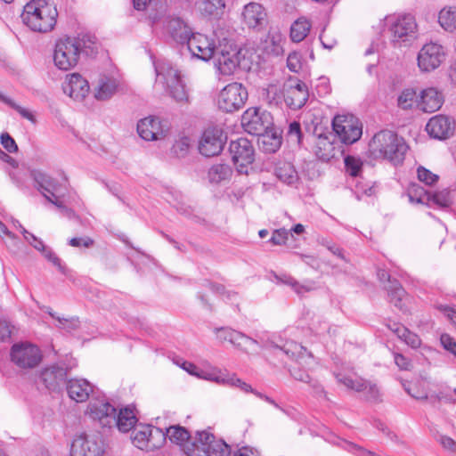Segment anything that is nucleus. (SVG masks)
Listing matches in <instances>:
<instances>
[{"label": "nucleus", "instance_id": "f257e3e1", "mask_svg": "<svg viewBox=\"0 0 456 456\" xmlns=\"http://www.w3.org/2000/svg\"><path fill=\"white\" fill-rule=\"evenodd\" d=\"M58 12L53 0H29L23 7L21 19L31 30L51 31L55 24Z\"/></svg>", "mask_w": 456, "mask_h": 456}, {"label": "nucleus", "instance_id": "f03ea898", "mask_svg": "<svg viewBox=\"0 0 456 456\" xmlns=\"http://www.w3.org/2000/svg\"><path fill=\"white\" fill-rule=\"evenodd\" d=\"M408 146L402 137L389 130L377 133L369 143L370 156L375 159H387L395 164L402 163Z\"/></svg>", "mask_w": 456, "mask_h": 456}, {"label": "nucleus", "instance_id": "7ed1b4c3", "mask_svg": "<svg viewBox=\"0 0 456 456\" xmlns=\"http://www.w3.org/2000/svg\"><path fill=\"white\" fill-rule=\"evenodd\" d=\"M99 54L102 55V49L96 37L90 34H79L76 37L63 36L58 38L53 57H93Z\"/></svg>", "mask_w": 456, "mask_h": 456}, {"label": "nucleus", "instance_id": "20e7f679", "mask_svg": "<svg viewBox=\"0 0 456 456\" xmlns=\"http://www.w3.org/2000/svg\"><path fill=\"white\" fill-rule=\"evenodd\" d=\"M390 34V45L403 51L410 48L417 40L418 25L411 14H399L386 18Z\"/></svg>", "mask_w": 456, "mask_h": 456}, {"label": "nucleus", "instance_id": "39448f33", "mask_svg": "<svg viewBox=\"0 0 456 456\" xmlns=\"http://www.w3.org/2000/svg\"><path fill=\"white\" fill-rule=\"evenodd\" d=\"M156 75L167 84L170 95L179 102L188 101V92L179 70L175 69L168 59H155L153 61Z\"/></svg>", "mask_w": 456, "mask_h": 456}, {"label": "nucleus", "instance_id": "423d86ee", "mask_svg": "<svg viewBox=\"0 0 456 456\" xmlns=\"http://www.w3.org/2000/svg\"><path fill=\"white\" fill-rule=\"evenodd\" d=\"M282 349L285 354L295 359L296 362L289 369L290 375L297 380L310 383L308 373L300 369V366H309L313 362V355L303 346L294 342H287Z\"/></svg>", "mask_w": 456, "mask_h": 456}, {"label": "nucleus", "instance_id": "0eeeda50", "mask_svg": "<svg viewBox=\"0 0 456 456\" xmlns=\"http://www.w3.org/2000/svg\"><path fill=\"white\" fill-rule=\"evenodd\" d=\"M335 377L339 384L349 390L360 393L364 400L373 403L380 401L381 394L375 383L342 372L335 373Z\"/></svg>", "mask_w": 456, "mask_h": 456}, {"label": "nucleus", "instance_id": "6e6552de", "mask_svg": "<svg viewBox=\"0 0 456 456\" xmlns=\"http://www.w3.org/2000/svg\"><path fill=\"white\" fill-rule=\"evenodd\" d=\"M248 99V91L240 83H232L224 86L218 94L217 105L224 112H233L241 109Z\"/></svg>", "mask_w": 456, "mask_h": 456}, {"label": "nucleus", "instance_id": "1a4fd4ad", "mask_svg": "<svg viewBox=\"0 0 456 456\" xmlns=\"http://www.w3.org/2000/svg\"><path fill=\"white\" fill-rule=\"evenodd\" d=\"M332 127L340 140L346 144L357 142L362 134L360 120L351 114L337 115L332 120Z\"/></svg>", "mask_w": 456, "mask_h": 456}, {"label": "nucleus", "instance_id": "9d476101", "mask_svg": "<svg viewBox=\"0 0 456 456\" xmlns=\"http://www.w3.org/2000/svg\"><path fill=\"white\" fill-rule=\"evenodd\" d=\"M241 126L247 133L259 136L272 127L273 118L259 108H248L241 117Z\"/></svg>", "mask_w": 456, "mask_h": 456}, {"label": "nucleus", "instance_id": "9b49d317", "mask_svg": "<svg viewBox=\"0 0 456 456\" xmlns=\"http://www.w3.org/2000/svg\"><path fill=\"white\" fill-rule=\"evenodd\" d=\"M11 360L19 368L33 369L40 363L42 354L37 346L30 343H19L11 348Z\"/></svg>", "mask_w": 456, "mask_h": 456}, {"label": "nucleus", "instance_id": "f8f14e48", "mask_svg": "<svg viewBox=\"0 0 456 456\" xmlns=\"http://www.w3.org/2000/svg\"><path fill=\"white\" fill-rule=\"evenodd\" d=\"M240 20L248 29L261 31L268 24V13L262 4L250 2L242 7Z\"/></svg>", "mask_w": 456, "mask_h": 456}, {"label": "nucleus", "instance_id": "ddd939ff", "mask_svg": "<svg viewBox=\"0 0 456 456\" xmlns=\"http://www.w3.org/2000/svg\"><path fill=\"white\" fill-rule=\"evenodd\" d=\"M229 151L233 164L240 174H248V167L254 161V148L246 138L232 141Z\"/></svg>", "mask_w": 456, "mask_h": 456}, {"label": "nucleus", "instance_id": "4468645a", "mask_svg": "<svg viewBox=\"0 0 456 456\" xmlns=\"http://www.w3.org/2000/svg\"><path fill=\"white\" fill-rule=\"evenodd\" d=\"M215 331L217 338L221 342H229L233 346L245 353L249 354L256 352L259 347V344L256 339L232 328H217Z\"/></svg>", "mask_w": 456, "mask_h": 456}, {"label": "nucleus", "instance_id": "2eb2a0df", "mask_svg": "<svg viewBox=\"0 0 456 456\" xmlns=\"http://www.w3.org/2000/svg\"><path fill=\"white\" fill-rule=\"evenodd\" d=\"M103 442L96 435L81 434L71 444V456H103Z\"/></svg>", "mask_w": 456, "mask_h": 456}, {"label": "nucleus", "instance_id": "dca6fc26", "mask_svg": "<svg viewBox=\"0 0 456 456\" xmlns=\"http://www.w3.org/2000/svg\"><path fill=\"white\" fill-rule=\"evenodd\" d=\"M164 441V432L150 425L142 426L135 429L133 437L134 444L145 451H153L160 447Z\"/></svg>", "mask_w": 456, "mask_h": 456}, {"label": "nucleus", "instance_id": "f3484780", "mask_svg": "<svg viewBox=\"0 0 456 456\" xmlns=\"http://www.w3.org/2000/svg\"><path fill=\"white\" fill-rule=\"evenodd\" d=\"M216 45L212 39L200 33H192L183 45L181 53L185 55L190 53L191 57H213Z\"/></svg>", "mask_w": 456, "mask_h": 456}, {"label": "nucleus", "instance_id": "a211bd4d", "mask_svg": "<svg viewBox=\"0 0 456 456\" xmlns=\"http://www.w3.org/2000/svg\"><path fill=\"white\" fill-rule=\"evenodd\" d=\"M226 136L221 128H208L199 142V151L206 157L216 156L223 151Z\"/></svg>", "mask_w": 456, "mask_h": 456}, {"label": "nucleus", "instance_id": "6ab92c4d", "mask_svg": "<svg viewBox=\"0 0 456 456\" xmlns=\"http://www.w3.org/2000/svg\"><path fill=\"white\" fill-rule=\"evenodd\" d=\"M169 126L159 118L147 117L137 124L138 134L145 141L161 140L167 134Z\"/></svg>", "mask_w": 456, "mask_h": 456}, {"label": "nucleus", "instance_id": "aec40b11", "mask_svg": "<svg viewBox=\"0 0 456 456\" xmlns=\"http://www.w3.org/2000/svg\"><path fill=\"white\" fill-rule=\"evenodd\" d=\"M283 91L286 104L293 110L303 107L309 97L306 85L299 80L289 79L284 86Z\"/></svg>", "mask_w": 456, "mask_h": 456}, {"label": "nucleus", "instance_id": "412c9836", "mask_svg": "<svg viewBox=\"0 0 456 456\" xmlns=\"http://www.w3.org/2000/svg\"><path fill=\"white\" fill-rule=\"evenodd\" d=\"M116 411V408L109 402L93 398L88 404L86 412L93 419L98 420L102 426L110 427L115 422Z\"/></svg>", "mask_w": 456, "mask_h": 456}, {"label": "nucleus", "instance_id": "4be33fe9", "mask_svg": "<svg viewBox=\"0 0 456 456\" xmlns=\"http://www.w3.org/2000/svg\"><path fill=\"white\" fill-rule=\"evenodd\" d=\"M430 136L444 140L452 136L455 130L454 120L444 115H436L429 119L426 126Z\"/></svg>", "mask_w": 456, "mask_h": 456}, {"label": "nucleus", "instance_id": "5701e85b", "mask_svg": "<svg viewBox=\"0 0 456 456\" xmlns=\"http://www.w3.org/2000/svg\"><path fill=\"white\" fill-rule=\"evenodd\" d=\"M89 89L88 82L78 73L67 76L62 84L63 93L77 102L83 101L88 94Z\"/></svg>", "mask_w": 456, "mask_h": 456}, {"label": "nucleus", "instance_id": "b1692460", "mask_svg": "<svg viewBox=\"0 0 456 456\" xmlns=\"http://www.w3.org/2000/svg\"><path fill=\"white\" fill-rule=\"evenodd\" d=\"M67 370L59 366L44 369L39 376V381L50 391H59L65 382Z\"/></svg>", "mask_w": 456, "mask_h": 456}, {"label": "nucleus", "instance_id": "393cba45", "mask_svg": "<svg viewBox=\"0 0 456 456\" xmlns=\"http://www.w3.org/2000/svg\"><path fill=\"white\" fill-rule=\"evenodd\" d=\"M378 277L380 281L388 282L386 286V289L388 292L390 301L395 307L403 310L404 305L403 301L406 299V292L401 284L396 280H391L390 275L386 270H379Z\"/></svg>", "mask_w": 456, "mask_h": 456}, {"label": "nucleus", "instance_id": "a878e982", "mask_svg": "<svg viewBox=\"0 0 456 456\" xmlns=\"http://www.w3.org/2000/svg\"><path fill=\"white\" fill-rule=\"evenodd\" d=\"M249 45L250 44H246L243 47H239L232 40L223 38L219 41L218 45H216L215 54L222 57L252 56L256 52L254 51V47L249 46Z\"/></svg>", "mask_w": 456, "mask_h": 456}, {"label": "nucleus", "instance_id": "bb28decb", "mask_svg": "<svg viewBox=\"0 0 456 456\" xmlns=\"http://www.w3.org/2000/svg\"><path fill=\"white\" fill-rule=\"evenodd\" d=\"M213 436L208 431H198L195 436L184 445V453L188 456H206Z\"/></svg>", "mask_w": 456, "mask_h": 456}, {"label": "nucleus", "instance_id": "cd10ccee", "mask_svg": "<svg viewBox=\"0 0 456 456\" xmlns=\"http://www.w3.org/2000/svg\"><path fill=\"white\" fill-rule=\"evenodd\" d=\"M66 389L69 398L77 403L86 402L90 395H94L93 385L84 379L69 380Z\"/></svg>", "mask_w": 456, "mask_h": 456}, {"label": "nucleus", "instance_id": "c85d7f7f", "mask_svg": "<svg viewBox=\"0 0 456 456\" xmlns=\"http://www.w3.org/2000/svg\"><path fill=\"white\" fill-rule=\"evenodd\" d=\"M119 87L120 83L117 78L102 76L94 88V96L98 101L110 100L119 90Z\"/></svg>", "mask_w": 456, "mask_h": 456}, {"label": "nucleus", "instance_id": "c756f323", "mask_svg": "<svg viewBox=\"0 0 456 456\" xmlns=\"http://www.w3.org/2000/svg\"><path fill=\"white\" fill-rule=\"evenodd\" d=\"M166 28L174 40L181 45V48L192 34V30L189 25L179 17L168 18L166 22Z\"/></svg>", "mask_w": 456, "mask_h": 456}, {"label": "nucleus", "instance_id": "7c9ffc66", "mask_svg": "<svg viewBox=\"0 0 456 456\" xmlns=\"http://www.w3.org/2000/svg\"><path fill=\"white\" fill-rule=\"evenodd\" d=\"M195 8L198 13L203 18L219 19L224 12V0H197Z\"/></svg>", "mask_w": 456, "mask_h": 456}, {"label": "nucleus", "instance_id": "2f4dec72", "mask_svg": "<svg viewBox=\"0 0 456 456\" xmlns=\"http://www.w3.org/2000/svg\"><path fill=\"white\" fill-rule=\"evenodd\" d=\"M443 102V96L436 89L428 88L422 91L417 105L424 112L432 113L438 110Z\"/></svg>", "mask_w": 456, "mask_h": 456}, {"label": "nucleus", "instance_id": "473e14b6", "mask_svg": "<svg viewBox=\"0 0 456 456\" xmlns=\"http://www.w3.org/2000/svg\"><path fill=\"white\" fill-rule=\"evenodd\" d=\"M314 153L322 161H329L335 156L336 149L327 136L319 135L314 143Z\"/></svg>", "mask_w": 456, "mask_h": 456}, {"label": "nucleus", "instance_id": "72a5a7b5", "mask_svg": "<svg viewBox=\"0 0 456 456\" xmlns=\"http://www.w3.org/2000/svg\"><path fill=\"white\" fill-rule=\"evenodd\" d=\"M33 177L38 185V190L42 192L43 195L45 193L54 197V191L57 190L59 185L55 179L40 171L34 172Z\"/></svg>", "mask_w": 456, "mask_h": 456}, {"label": "nucleus", "instance_id": "f704fd0d", "mask_svg": "<svg viewBox=\"0 0 456 456\" xmlns=\"http://www.w3.org/2000/svg\"><path fill=\"white\" fill-rule=\"evenodd\" d=\"M135 422L136 418L133 410L125 408L120 410L118 415L115 413V422L112 425H116L121 432H128Z\"/></svg>", "mask_w": 456, "mask_h": 456}, {"label": "nucleus", "instance_id": "c9c22d12", "mask_svg": "<svg viewBox=\"0 0 456 456\" xmlns=\"http://www.w3.org/2000/svg\"><path fill=\"white\" fill-rule=\"evenodd\" d=\"M232 168L226 164L213 165L208 172V178L211 183H220L231 178Z\"/></svg>", "mask_w": 456, "mask_h": 456}, {"label": "nucleus", "instance_id": "e433bc0d", "mask_svg": "<svg viewBox=\"0 0 456 456\" xmlns=\"http://www.w3.org/2000/svg\"><path fill=\"white\" fill-rule=\"evenodd\" d=\"M450 53L451 52L446 45L437 41H430L421 47L417 57H443Z\"/></svg>", "mask_w": 456, "mask_h": 456}, {"label": "nucleus", "instance_id": "4c0bfd02", "mask_svg": "<svg viewBox=\"0 0 456 456\" xmlns=\"http://www.w3.org/2000/svg\"><path fill=\"white\" fill-rule=\"evenodd\" d=\"M276 176L287 184H294L298 181V175L294 166L289 162L280 163L275 169Z\"/></svg>", "mask_w": 456, "mask_h": 456}, {"label": "nucleus", "instance_id": "58836bf2", "mask_svg": "<svg viewBox=\"0 0 456 456\" xmlns=\"http://www.w3.org/2000/svg\"><path fill=\"white\" fill-rule=\"evenodd\" d=\"M311 23L305 17L295 20L290 28V37L294 42L303 41L310 32Z\"/></svg>", "mask_w": 456, "mask_h": 456}, {"label": "nucleus", "instance_id": "ea45409f", "mask_svg": "<svg viewBox=\"0 0 456 456\" xmlns=\"http://www.w3.org/2000/svg\"><path fill=\"white\" fill-rule=\"evenodd\" d=\"M165 437L167 436L172 443H175L184 448V445L191 440L189 431L181 426H171L167 428Z\"/></svg>", "mask_w": 456, "mask_h": 456}, {"label": "nucleus", "instance_id": "a19ab883", "mask_svg": "<svg viewBox=\"0 0 456 456\" xmlns=\"http://www.w3.org/2000/svg\"><path fill=\"white\" fill-rule=\"evenodd\" d=\"M438 22L448 31H456V6H445L438 14Z\"/></svg>", "mask_w": 456, "mask_h": 456}, {"label": "nucleus", "instance_id": "79ce46f5", "mask_svg": "<svg viewBox=\"0 0 456 456\" xmlns=\"http://www.w3.org/2000/svg\"><path fill=\"white\" fill-rule=\"evenodd\" d=\"M214 66L217 72L222 76H231L238 69L240 68L241 63L239 59H214Z\"/></svg>", "mask_w": 456, "mask_h": 456}, {"label": "nucleus", "instance_id": "37998d69", "mask_svg": "<svg viewBox=\"0 0 456 456\" xmlns=\"http://www.w3.org/2000/svg\"><path fill=\"white\" fill-rule=\"evenodd\" d=\"M258 142L262 143L264 151L268 152H275L281 144V137L271 134L269 130L259 135Z\"/></svg>", "mask_w": 456, "mask_h": 456}, {"label": "nucleus", "instance_id": "c03bdc74", "mask_svg": "<svg viewBox=\"0 0 456 456\" xmlns=\"http://www.w3.org/2000/svg\"><path fill=\"white\" fill-rule=\"evenodd\" d=\"M206 456H231L230 446L223 440H217L213 436L212 441L208 445Z\"/></svg>", "mask_w": 456, "mask_h": 456}, {"label": "nucleus", "instance_id": "a18cd8bd", "mask_svg": "<svg viewBox=\"0 0 456 456\" xmlns=\"http://www.w3.org/2000/svg\"><path fill=\"white\" fill-rule=\"evenodd\" d=\"M280 281L286 284L293 289L297 295H303L305 292H310L314 289V282L308 281L305 284H300L297 280L291 276H286L280 278Z\"/></svg>", "mask_w": 456, "mask_h": 456}, {"label": "nucleus", "instance_id": "49530a36", "mask_svg": "<svg viewBox=\"0 0 456 456\" xmlns=\"http://www.w3.org/2000/svg\"><path fill=\"white\" fill-rule=\"evenodd\" d=\"M428 199L442 208H449L452 203L451 191L448 189H444L432 195H428Z\"/></svg>", "mask_w": 456, "mask_h": 456}, {"label": "nucleus", "instance_id": "de8ad7c7", "mask_svg": "<svg viewBox=\"0 0 456 456\" xmlns=\"http://www.w3.org/2000/svg\"><path fill=\"white\" fill-rule=\"evenodd\" d=\"M417 94L414 89L407 88L398 96V106L403 110L411 109L416 102Z\"/></svg>", "mask_w": 456, "mask_h": 456}, {"label": "nucleus", "instance_id": "09e8293b", "mask_svg": "<svg viewBox=\"0 0 456 456\" xmlns=\"http://www.w3.org/2000/svg\"><path fill=\"white\" fill-rule=\"evenodd\" d=\"M224 385H227L230 387H236L245 393H253L256 395H257L258 397H263V395L260 393L255 391L249 384L244 382L243 380H241L239 378H236L235 376L225 377Z\"/></svg>", "mask_w": 456, "mask_h": 456}, {"label": "nucleus", "instance_id": "8fccbe9b", "mask_svg": "<svg viewBox=\"0 0 456 456\" xmlns=\"http://www.w3.org/2000/svg\"><path fill=\"white\" fill-rule=\"evenodd\" d=\"M284 92L282 93L281 88L277 85H269L263 93L266 101L270 104H277L282 98Z\"/></svg>", "mask_w": 456, "mask_h": 456}, {"label": "nucleus", "instance_id": "3c124183", "mask_svg": "<svg viewBox=\"0 0 456 456\" xmlns=\"http://www.w3.org/2000/svg\"><path fill=\"white\" fill-rule=\"evenodd\" d=\"M345 167L351 176H358L362 172V162L359 158L347 156L345 158Z\"/></svg>", "mask_w": 456, "mask_h": 456}, {"label": "nucleus", "instance_id": "603ef678", "mask_svg": "<svg viewBox=\"0 0 456 456\" xmlns=\"http://www.w3.org/2000/svg\"><path fill=\"white\" fill-rule=\"evenodd\" d=\"M190 150V139L186 136H183L177 140L173 147L172 153L177 158H184Z\"/></svg>", "mask_w": 456, "mask_h": 456}, {"label": "nucleus", "instance_id": "864d4df0", "mask_svg": "<svg viewBox=\"0 0 456 456\" xmlns=\"http://www.w3.org/2000/svg\"><path fill=\"white\" fill-rule=\"evenodd\" d=\"M254 51L256 52L255 54H257V57H261L262 54L273 57H279L281 55H283L284 53L282 46L280 44L275 43L273 40L265 41V46L262 53H257V52L255 49Z\"/></svg>", "mask_w": 456, "mask_h": 456}, {"label": "nucleus", "instance_id": "5fc2aeb1", "mask_svg": "<svg viewBox=\"0 0 456 456\" xmlns=\"http://www.w3.org/2000/svg\"><path fill=\"white\" fill-rule=\"evenodd\" d=\"M0 99L5 102L6 104H8L10 107H12V109H14L17 112L20 113V115L21 117H23L24 118L35 123L36 122V118L34 117V115L32 114L31 111H29L28 110L16 104L12 99L8 98V97H5L2 94H0Z\"/></svg>", "mask_w": 456, "mask_h": 456}, {"label": "nucleus", "instance_id": "6e6d98bb", "mask_svg": "<svg viewBox=\"0 0 456 456\" xmlns=\"http://www.w3.org/2000/svg\"><path fill=\"white\" fill-rule=\"evenodd\" d=\"M287 137L291 143L300 145L302 139V132L300 124L298 122L293 121L289 124L287 132Z\"/></svg>", "mask_w": 456, "mask_h": 456}, {"label": "nucleus", "instance_id": "4d7b16f0", "mask_svg": "<svg viewBox=\"0 0 456 456\" xmlns=\"http://www.w3.org/2000/svg\"><path fill=\"white\" fill-rule=\"evenodd\" d=\"M386 43L381 37L373 40L370 46L365 50L366 55H383L386 54Z\"/></svg>", "mask_w": 456, "mask_h": 456}, {"label": "nucleus", "instance_id": "13d9d810", "mask_svg": "<svg viewBox=\"0 0 456 456\" xmlns=\"http://www.w3.org/2000/svg\"><path fill=\"white\" fill-rule=\"evenodd\" d=\"M417 175L419 180L428 185L434 184L438 180L437 175L432 173L430 170L425 168L424 167H418Z\"/></svg>", "mask_w": 456, "mask_h": 456}, {"label": "nucleus", "instance_id": "bf43d9fd", "mask_svg": "<svg viewBox=\"0 0 456 456\" xmlns=\"http://www.w3.org/2000/svg\"><path fill=\"white\" fill-rule=\"evenodd\" d=\"M196 377H199L206 380L214 381L221 385H224L225 380V377L222 376L220 371L216 370L209 371L200 370V372L196 373Z\"/></svg>", "mask_w": 456, "mask_h": 456}, {"label": "nucleus", "instance_id": "052dcab7", "mask_svg": "<svg viewBox=\"0 0 456 456\" xmlns=\"http://www.w3.org/2000/svg\"><path fill=\"white\" fill-rule=\"evenodd\" d=\"M418 66L422 72H430L441 65L440 59H417Z\"/></svg>", "mask_w": 456, "mask_h": 456}, {"label": "nucleus", "instance_id": "680f3d73", "mask_svg": "<svg viewBox=\"0 0 456 456\" xmlns=\"http://www.w3.org/2000/svg\"><path fill=\"white\" fill-rule=\"evenodd\" d=\"M289 232L286 229H278L273 232L269 241L273 245H284L289 238Z\"/></svg>", "mask_w": 456, "mask_h": 456}, {"label": "nucleus", "instance_id": "e2e57ef3", "mask_svg": "<svg viewBox=\"0 0 456 456\" xmlns=\"http://www.w3.org/2000/svg\"><path fill=\"white\" fill-rule=\"evenodd\" d=\"M14 327L6 320H0V341L11 338Z\"/></svg>", "mask_w": 456, "mask_h": 456}, {"label": "nucleus", "instance_id": "0e129e2a", "mask_svg": "<svg viewBox=\"0 0 456 456\" xmlns=\"http://www.w3.org/2000/svg\"><path fill=\"white\" fill-rule=\"evenodd\" d=\"M43 255L49 262L57 267L61 273H66V267L62 265L61 260L52 249L48 248Z\"/></svg>", "mask_w": 456, "mask_h": 456}, {"label": "nucleus", "instance_id": "69168bd1", "mask_svg": "<svg viewBox=\"0 0 456 456\" xmlns=\"http://www.w3.org/2000/svg\"><path fill=\"white\" fill-rule=\"evenodd\" d=\"M57 320L59 322V328L66 330L67 331H71L79 327V321L77 318L64 319L57 317Z\"/></svg>", "mask_w": 456, "mask_h": 456}, {"label": "nucleus", "instance_id": "338daca9", "mask_svg": "<svg viewBox=\"0 0 456 456\" xmlns=\"http://www.w3.org/2000/svg\"><path fill=\"white\" fill-rule=\"evenodd\" d=\"M1 143L3 147L10 153H13L18 151V146L15 141L7 133L1 134Z\"/></svg>", "mask_w": 456, "mask_h": 456}, {"label": "nucleus", "instance_id": "774afa93", "mask_svg": "<svg viewBox=\"0 0 456 456\" xmlns=\"http://www.w3.org/2000/svg\"><path fill=\"white\" fill-rule=\"evenodd\" d=\"M442 346L445 350L456 356V342L448 334H443L440 338Z\"/></svg>", "mask_w": 456, "mask_h": 456}]
</instances>
